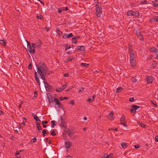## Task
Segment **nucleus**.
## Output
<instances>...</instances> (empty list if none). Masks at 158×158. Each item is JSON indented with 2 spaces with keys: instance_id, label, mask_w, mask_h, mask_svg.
Instances as JSON below:
<instances>
[{
  "instance_id": "nucleus-41",
  "label": "nucleus",
  "mask_w": 158,
  "mask_h": 158,
  "mask_svg": "<svg viewBox=\"0 0 158 158\" xmlns=\"http://www.w3.org/2000/svg\"><path fill=\"white\" fill-rule=\"evenodd\" d=\"M157 62L156 61H154L153 63H152V64L154 65L153 66V67L154 68L156 66V65L157 64Z\"/></svg>"
},
{
  "instance_id": "nucleus-47",
  "label": "nucleus",
  "mask_w": 158,
  "mask_h": 158,
  "mask_svg": "<svg viewBox=\"0 0 158 158\" xmlns=\"http://www.w3.org/2000/svg\"><path fill=\"white\" fill-rule=\"evenodd\" d=\"M62 10H65L66 11H67L68 10V7H65V8L63 7L62 8Z\"/></svg>"
},
{
  "instance_id": "nucleus-9",
  "label": "nucleus",
  "mask_w": 158,
  "mask_h": 158,
  "mask_svg": "<svg viewBox=\"0 0 158 158\" xmlns=\"http://www.w3.org/2000/svg\"><path fill=\"white\" fill-rule=\"evenodd\" d=\"M64 145L66 148L67 149L69 148L71 146H72V143L69 141H67L65 143Z\"/></svg>"
},
{
  "instance_id": "nucleus-26",
  "label": "nucleus",
  "mask_w": 158,
  "mask_h": 158,
  "mask_svg": "<svg viewBox=\"0 0 158 158\" xmlns=\"http://www.w3.org/2000/svg\"><path fill=\"white\" fill-rule=\"evenodd\" d=\"M138 123L139 126L143 128H145L146 127V125L144 124H143L141 122H138Z\"/></svg>"
},
{
  "instance_id": "nucleus-38",
  "label": "nucleus",
  "mask_w": 158,
  "mask_h": 158,
  "mask_svg": "<svg viewBox=\"0 0 158 158\" xmlns=\"http://www.w3.org/2000/svg\"><path fill=\"white\" fill-rule=\"evenodd\" d=\"M69 104H71L73 105H74L75 104V101L74 100H72L69 102Z\"/></svg>"
},
{
  "instance_id": "nucleus-31",
  "label": "nucleus",
  "mask_w": 158,
  "mask_h": 158,
  "mask_svg": "<svg viewBox=\"0 0 158 158\" xmlns=\"http://www.w3.org/2000/svg\"><path fill=\"white\" fill-rule=\"evenodd\" d=\"M32 47L33 48V49H34L36 47V43H32L31 44Z\"/></svg>"
},
{
  "instance_id": "nucleus-12",
  "label": "nucleus",
  "mask_w": 158,
  "mask_h": 158,
  "mask_svg": "<svg viewBox=\"0 0 158 158\" xmlns=\"http://www.w3.org/2000/svg\"><path fill=\"white\" fill-rule=\"evenodd\" d=\"M114 113L112 111L108 115V118L110 120H113L114 119Z\"/></svg>"
},
{
  "instance_id": "nucleus-63",
  "label": "nucleus",
  "mask_w": 158,
  "mask_h": 158,
  "mask_svg": "<svg viewBox=\"0 0 158 158\" xmlns=\"http://www.w3.org/2000/svg\"><path fill=\"white\" fill-rule=\"evenodd\" d=\"M153 6L155 7H156L158 6V3L154 4Z\"/></svg>"
},
{
  "instance_id": "nucleus-14",
  "label": "nucleus",
  "mask_w": 158,
  "mask_h": 158,
  "mask_svg": "<svg viewBox=\"0 0 158 158\" xmlns=\"http://www.w3.org/2000/svg\"><path fill=\"white\" fill-rule=\"evenodd\" d=\"M146 80L148 83H151L153 81V78L150 76H147Z\"/></svg>"
},
{
  "instance_id": "nucleus-51",
  "label": "nucleus",
  "mask_w": 158,
  "mask_h": 158,
  "mask_svg": "<svg viewBox=\"0 0 158 158\" xmlns=\"http://www.w3.org/2000/svg\"><path fill=\"white\" fill-rule=\"evenodd\" d=\"M68 46V45L67 44V45L66 46V47L65 49L66 50H67L68 49H69L70 48V46Z\"/></svg>"
},
{
  "instance_id": "nucleus-19",
  "label": "nucleus",
  "mask_w": 158,
  "mask_h": 158,
  "mask_svg": "<svg viewBox=\"0 0 158 158\" xmlns=\"http://www.w3.org/2000/svg\"><path fill=\"white\" fill-rule=\"evenodd\" d=\"M36 44V45L37 46V48H39L41 47V45L42 44V43L40 41V40H39L38 42H37Z\"/></svg>"
},
{
  "instance_id": "nucleus-28",
  "label": "nucleus",
  "mask_w": 158,
  "mask_h": 158,
  "mask_svg": "<svg viewBox=\"0 0 158 158\" xmlns=\"http://www.w3.org/2000/svg\"><path fill=\"white\" fill-rule=\"evenodd\" d=\"M73 59V58L72 57L68 58L65 60V62H66L68 61H71Z\"/></svg>"
},
{
  "instance_id": "nucleus-33",
  "label": "nucleus",
  "mask_w": 158,
  "mask_h": 158,
  "mask_svg": "<svg viewBox=\"0 0 158 158\" xmlns=\"http://www.w3.org/2000/svg\"><path fill=\"white\" fill-rule=\"evenodd\" d=\"M43 135L44 136L45 135V134L47 133V131L45 129H44L42 131Z\"/></svg>"
},
{
  "instance_id": "nucleus-2",
  "label": "nucleus",
  "mask_w": 158,
  "mask_h": 158,
  "mask_svg": "<svg viewBox=\"0 0 158 158\" xmlns=\"http://www.w3.org/2000/svg\"><path fill=\"white\" fill-rule=\"evenodd\" d=\"M129 52L130 56V60L131 65L132 67H134L136 66V61L135 56L134 55L132 52V49L131 46L129 45Z\"/></svg>"
},
{
  "instance_id": "nucleus-52",
  "label": "nucleus",
  "mask_w": 158,
  "mask_h": 158,
  "mask_svg": "<svg viewBox=\"0 0 158 158\" xmlns=\"http://www.w3.org/2000/svg\"><path fill=\"white\" fill-rule=\"evenodd\" d=\"M22 151L21 150H20L19 151H17L16 152V154H15V156H16V155H19V153H20V152H21Z\"/></svg>"
},
{
  "instance_id": "nucleus-3",
  "label": "nucleus",
  "mask_w": 158,
  "mask_h": 158,
  "mask_svg": "<svg viewBox=\"0 0 158 158\" xmlns=\"http://www.w3.org/2000/svg\"><path fill=\"white\" fill-rule=\"evenodd\" d=\"M95 7L96 8L95 14L98 17H100L102 12V8L100 7L99 5L97 4L96 5Z\"/></svg>"
},
{
  "instance_id": "nucleus-61",
  "label": "nucleus",
  "mask_w": 158,
  "mask_h": 158,
  "mask_svg": "<svg viewBox=\"0 0 158 158\" xmlns=\"http://www.w3.org/2000/svg\"><path fill=\"white\" fill-rule=\"evenodd\" d=\"M43 17L41 15H40V20H42L43 19Z\"/></svg>"
},
{
  "instance_id": "nucleus-49",
  "label": "nucleus",
  "mask_w": 158,
  "mask_h": 158,
  "mask_svg": "<svg viewBox=\"0 0 158 158\" xmlns=\"http://www.w3.org/2000/svg\"><path fill=\"white\" fill-rule=\"evenodd\" d=\"M134 101V98H129V101L130 102H133Z\"/></svg>"
},
{
  "instance_id": "nucleus-17",
  "label": "nucleus",
  "mask_w": 158,
  "mask_h": 158,
  "mask_svg": "<svg viewBox=\"0 0 158 158\" xmlns=\"http://www.w3.org/2000/svg\"><path fill=\"white\" fill-rule=\"evenodd\" d=\"M54 102L55 103H56V104L58 105L59 107H60L61 106V103L56 98H55L54 99Z\"/></svg>"
},
{
  "instance_id": "nucleus-36",
  "label": "nucleus",
  "mask_w": 158,
  "mask_h": 158,
  "mask_svg": "<svg viewBox=\"0 0 158 158\" xmlns=\"http://www.w3.org/2000/svg\"><path fill=\"white\" fill-rule=\"evenodd\" d=\"M131 81L132 82L135 83L137 81V79L134 77H133L131 79Z\"/></svg>"
},
{
  "instance_id": "nucleus-42",
  "label": "nucleus",
  "mask_w": 158,
  "mask_h": 158,
  "mask_svg": "<svg viewBox=\"0 0 158 158\" xmlns=\"http://www.w3.org/2000/svg\"><path fill=\"white\" fill-rule=\"evenodd\" d=\"M93 101L92 98H90L88 99L87 100V102L89 103H90Z\"/></svg>"
},
{
  "instance_id": "nucleus-15",
  "label": "nucleus",
  "mask_w": 158,
  "mask_h": 158,
  "mask_svg": "<svg viewBox=\"0 0 158 158\" xmlns=\"http://www.w3.org/2000/svg\"><path fill=\"white\" fill-rule=\"evenodd\" d=\"M85 48L84 46H78L76 48V50L83 51L85 50Z\"/></svg>"
},
{
  "instance_id": "nucleus-64",
  "label": "nucleus",
  "mask_w": 158,
  "mask_h": 158,
  "mask_svg": "<svg viewBox=\"0 0 158 158\" xmlns=\"http://www.w3.org/2000/svg\"><path fill=\"white\" fill-rule=\"evenodd\" d=\"M65 157V158H70V157L71 158V157L69 155H68V156H66Z\"/></svg>"
},
{
  "instance_id": "nucleus-22",
  "label": "nucleus",
  "mask_w": 158,
  "mask_h": 158,
  "mask_svg": "<svg viewBox=\"0 0 158 158\" xmlns=\"http://www.w3.org/2000/svg\"><path fill=\"white\" fill-rule=\"evenodd\" d=\"M66 133L70 137L73 135L71 132L69 130H67Z\"/></svg>"
},
{
  "instance_id": "nucleus-55",
  "label": "nucleus",
  "mask_w": 158,
  "mask_h": 158,
  "mask_svg": "<svg viewBox=\"0 0 158 158\" xmlns=\"http://www.w3.org/2000/svg\"><path fill=\"white\" fill-rule=\"evenodd\" d=\"M69 76V74L68 73H66L64 74V77H67Z\"/></svg>"
},
{
  "instance_id": "nucleus-8",
  "label": "nucleus",
  "mask_w": 158,
  "mask_h": 158,
  "mask_svg": "<svg viewBox=\"0 0 158 158\" xmlns=\"http://www.w3.org/2000/svg\"><path fill=\"white\" fill-rule=\"evenodd\" d=\"M32 115L34 117V118L35 119V120L36 121V124H37V123L38 124H40L41 123V121L39 119V118L37 117V116L34 114H32Z\"/></svg>"
},
{
  "instance_id": "nucleus-1",
  "label": "nucleus",
  "mask_w": 158,
  "mask_h": 158,
  "mask_svg": "<svg viewBox=\"0 0 158 158\" xmlns=\"http://www.w3.org/2000/svg\"><path fill=\"white\" fill-rule=\"evenodd\" d=\"M37 67V72L38 74L41 76V78L42 79H44L45 76L48 73L47 68L43 62H41L38 65H36Z\"/></svg>"
},
{
  "instance_id": "nucleus-35",
  "label": "nucleus",
  "mask_w": 158,
  "mask_h": 158,
  "mask_svg": "<svg viewBox=\"0 0 158 158\" xmlns=\"http://www.w3.org/2000/svg\"><path fill=\"white\" fill-rule=\"evenodd\" d=\"M67 86V84H65V85H62V88H61L62 90H64V89H65Z\"/></svg>"
},
{
  "instance_id": "nucleus-27",
  "label": "nucleus",
  "mask_w": 158,
  "mask_h": 158,
  "mask_svg": "<svg viewBox=\"0 0 158 158\" xmlns=\"http://www.w3.org/2000/svg\"><path fill=\"white\" fill-rule=\"evenodd\" d=\"M89 65V64H86L85 63H81V65L83 66H85L86 67H87Z\"/></svg>"
},
{
  "instance_id": "nucleus-11",
  "label": "nucleus",
  "mask_w": 158,
  "mask_h": 158,
  "mask_svg": "<svg viewBox=\"0 0 158 158\" xmlns=\"http://www.w3.org/2000/svg\"><path fill=\"white\" fill-rule=\"evenodd\" d=\"M73 35L72 34V33H70L68 35L67 34H65L63 35V37L64 38H70L71 37H73Z\"/></svg>"
},
{
  "instance_id": "nucleus-32",
  "label": "nucleus",
  "mask_w": 158,
  "mask_h": 158,
  "mask_svg": "<svg viewBox=\"0 0 158 158\" xmlns=\"http://www.w3.org/2000/svg\"><path fill=\"white\" fill-rule=\"evenodd\" d=\"M51 134L53 136H55L56 135V134L55 132V131L54 130H53L51 132Z\"/></svg>"
},
{
  "instance_id": "nucleus-25",
  "label": "nucleus",
  "mask_w": 158,
  "mask_h": 158,
  "mask_svg": "<svg viewBox=\"0 0 158 158\" xmlns=\"http://www.w3.org/2000/svg\"><path fill=\"white\" fill-rule=\"evenodd\" d=\"M38 129V131L40 132L42 130V127H41L40 125V124H38L37 123V124L36 125Z\"/></svg>"
},
{
  "instance_id": "nucleus-6",
  "label": "nucleus",
  "mask_w": 158,
  "mask_h": 158,
  "mask_svg": "<svg viewBox=\"0 0 158 158\" xmlns=\"http://www.w3.org/2000/svg\"><path fill=\"white\" fill-rule=\"evenodd\" d=\"M139 108L140 107L139 106L135 105H133L130 110L131 112V113H135L136 111V110Z\"/></svg>"
},
{
  "instance_id": "nucleus-39",
  "label": "nucleus",
  "mask_w": 158,
  "mask_h": 158,
  "mask_svg": "<svg viewBox=\"0 0 158 158\" xmlns=\"http://www.w3.org/2000/svg\"><path fill=\"white\" fill-rule=\"evenodd\" d=\"M56 32L59 35H60L62 34V32L60 31L59 29H57L56 30Z\"/></svg>"
},
{
  "instance_id": "nucleus-43",
  "label": "nucleus",
  "mask_w": 158,
  "mask_h": 158,
  "mask_svg": "<svg viewBox=\"0 0 158 158\" xmlns=\"http://www.w3.org/2000/svg\"><path fill=\"white\" fill-rule=\"evenodd\" d=\"M150 102H151V103L154 106H157V104L154 103L151 100L150 101Z\"/></svg>"
},
{
  "instance_id": "nucleus-57",
  "label": "nucleus",
  "mask_w": 158,
  "mask_h": 158,
  "mask_svg": "<svg viewBox=\"0 0 158 158\" xmlns=\"http://www.w3.org/2000/svg\"><path fill=\"white\" fill-rule=\"evenodd\" d=\"M36 140V138H33L32 139V140L33 141V143L35 142Z\"/></svg>"
},
{
  "instance_id": "nucleus-59",
  "label": "nucleus",
  "mask_w": 158,
  "mask_h": 158,
  "mask_svg": "<svg viewBox=\"0 0 158 158\" xmlns=\"http://www.w3.org/2000/svg\"><path fill=\"white\" fill-rule=\"evenodd\" d=\"M63 137L64 139H66L67 137L66 135L65 134H64L63 135Z\"/></svg>"
},
{
  "instance_id": "nucleus-16",
  "label": "nucleus",
  "mask_w": 158,
  "mask_h": 158,
  "mask_svg": "<svg viewBox=\"0 0 158 158\" xmlns=\"http://www.w3.org/2000/svg\"><path fill=\"white\" fill-rule=\"evenodd\" d=\"M48 99L49 102V104L51 105L53 104V101L52 99V98L51 96L49 95L48 96Z\"/></svg>"
},
{
  "instance_id": "nucleus-56",
  "label": "nucleus",
  "mask_w": 158,
  "mask_h": 158,
  "mask_svg": "<svg viewBox=\"0 0 158 158\" xmlns=\"http://www.w3.org/2000/svg\"><path fill=\"white\" fill-rule=\"evenodd\" d=\"M48 123V122L47 121H43L42 123V124H47Z\"/></svg>"
},
{
  "instance_id": "nucleus-13",
  "label": "nucleus",
  "mask_w": 158,
  "mask_h": 158,
  "mask_svg": "<svg viewBox=\"0 0 158 158\" xmlns=\"http://www.w3.org/2000/svg\"><path fill=\"white\" fill-rule=\"evenodd\" d=\"M59 123L60 125H61V126L65 128L64 125V121L62 117H61L60 119L59 120Z\"/></svg>"
},
{
  "instance_id": "nucleus-40",
  "label": "nucleus",
  "mask_w": 158,
  "mask_h": 158,
  "mask_svg": "<svg viewBox=\"0 0 158 158\" xmlns=\"http://www.w3.org/2000/svg\"><path fill=\"white\" fill-rule=\"evenodd\" d=\"M56 90L58 92H62L63 90L61 88H58L56 89Z\"/></svg>"
},
{
  "instance_id": "nucleus-23",
  "label": "nucleus",
  "mask_w": 158,
  "mask_h": 158,
  "mask_svg": "<svg viewBox=\"0 0 158 158\" xmlns=\"http://www.w3.org/2000/svg\"><path fill=\"white\" fill-rule=\"evenodd\" d=\"M123 90V88L121 87H119L116 89V93H118L121 91H122Z\"/></svg>"
},
{
  "instance_id": "nucleus-54",
  "label": "nucleus",
  "mask_w": 158,
  "mask_h": 158,
  "mask_svg": "<svg viewBox=\"0 0 158 158\" xmlns=\"http://www.w3.org/2000/svg\"><path fill=\"white\" fill-rule=\"evenodd\" d=\"M28 68L30 69H32V65L31 63L28 66Z\"/></svg>"
},
{
  "instance_id": "nucleus-46",
  "label": "nucleus",
  "mask_w": 158,
  "mask_h": 158,
  "mask_svg": "<svg viewBox=\"0 0 158 158\" xmlns=\"http://www.w3.org/2000/svg\"><path fill=\"white\" fill-rule=\"evenodd\" d=\"M156 50V48H152L151 49V52H154Z\"/></svg>"
},
{
  "instance_id": "nucleus-10",
  "label": "nucleus",
  "mask_w": 158,
  "mask_h": 158,
  "mask_svg": "<svg viewBox=\"0 0 158 158\" xmlns=\"http://www.w3.org/2000/svg\"><path fill=\"white\" fill-rule=\"evenodd\" d=\"M113 156V153H110L109 155L104 154L102 156V158H112Z\"/></svg>"
},
{
  "instance_id": "nucleus-20",
  "label": "nucleus",
  "mask_w": 158,
  "mask_h": 158,
  "mask_svg": "<svg viewBox=\"0 0 158 158\" xmlns=\"http://www.w3.org/2000/svg\"><path fill=\"white\" fill-rule=\"evenodd\" d=\"M139 15V12L138 11H133L132 16H138Z\"/></svg>"
},
{
  "instance_id": "nucleus-21",
  "label": "nucleus",
  "mask_w": 158,
  "mask_h": 158,
  "mask_svg": "<svg viewBox=\"0 0 158 158\" xmlns=\"http://www.w3.org/2000/svg\"><path fill=\"white\" fill-rule=\"evenodd\" d=\"M0 43L3 46H5L6 45V42L4 40H0Z\"/></svg>"
},
{
  "instance_id": "nucleus-58",
  "label": "nucleus",
  "mask_w": 158,
  "mask_h": 158,
  "mask_svg": "<svg viewBox=\"0 0 158 158\" xmlns=\"http://www.w3.org/2000/svg\"><path fill=\"white\" fill-rule=\"evenodd\" d=\"M155 139L156 141L158 142V136H156V137L155 138Z\"/></svg>"
},
{
  "instance_id": "nucleus-7",
  "label": "nucleus",
  "mask_w": 158,
  "mask_h": 158,
  "mask_svg": "<svg viewBox=\"0 0 158 158\" xmlns=\"http://www.w3.org/2000/svg\"><path fill=\"white\" fill-rule=\"evenodd\" d=\"M43 82L44 83V86L46 89V90L47 91H48L50 89V86L49 85V84L46 82V81H45V78H44V79H43Z\"/></svg>"
},
{
  "instance_id": "nucleus-29",
  "label": "nucleus",
  "mask_w": 158,
  "mask_h": 158,
  "mask_svg": "<svg viewBox=\"0 0 158 158\" xmlns=\"http://www.w3.org/2000/svg\"><path fill=\"white\" fill-rule=\"evenodd\" d=\"M55 121H51V123H52V126L51 127L52 128H53L54 127V126L55 125Z\"/></svg>"
},
{
  "instance_id": "nucleus-37",
  "label": "nucleus",
  "mask_w": 158,
  "mask_h": 158,
  "mask_svg": "<svg viewBox=\"0 0 158 158\" xmlns=\"http://www.w3.org/2000/svg\"><path fill=\"white\" fill-rule=\"evenodd\" d=\"M84 89V87H81V88H80V89H79V90L78 91V92L80 93L81 92H82L83 91Z\"/></svg>"
},
{
  "instance_id": "nucleus-53",
  "label": "nucleus",
  "mask_w": 158,
  "mask_h": 158,
  "mask_svg": "<svg viewBox=\"0 0 158 158\" xmlns=\"http://www.w3.org/2000/svg\"><path fill=\"white\" fill-rule=\"evenodd\" d=\"M134 146L135 148L136 149L138 148H139V146L138 145H134Z\"/></svg>"
},
{
  "instance_id": "nucleus-5",
  "label": "nucleus",
  "mask_w": 158,
  "mask_h": 158,
  "mask_svg": "<svg viewBox=\"0 0 158 158\" xmlns=\"http://www.w3.org/2000/svg\"><path fill=\"white\" fill-rule=\"evenodd\" d=\"M120 120V122H121L120 123L121 124L123 125L125 127H127V126L126 125L127 122L125 119V118L124 115H123V116L121 117Z\"/></svg>"
},
{
  "instance_id": "nucleus-30",
  "label": "nucleus",
  "mask_w": 158,
  "mask_h": 158,
  "mask_svg": "<svg viewBox=\"0 0 158 158\" xmlns=\"http://www.w3.org/2000/svg\"><path fill=\"white\" fill-rule=\"evenodd\" d=\"M132 13H133V11H130L127 12V15H129V16H130V15L132 16Z\"/></svg>"
},
{
  "instance_id": "nucleus-34",
  "label": "nucleus",
  "mask_w": 158,
  "mask_h": 158,
  "mask_svg": "<svg viewBox=\"0 0 158 158\" xmlns=\"http://www.w3.org/2000/svg\"><path fill=\"white\" fill-rule=\"evenodd\" d=\"M35 80H36V81L37 83V84H38V85H40V80H39V79L37 77H36V78H35Z\"/></svg>"
},
{
  "instance_id": "nucleus-44",
  "label": "nucleus",
  "mask_w": 158,
  "mask_h": 158,
  "mask_svg": "<svg viewBox=\"0 0 158 158\" xmlns=\"http://www.w3.org/2000/svg\"><path fill=\"white\" fill-rule=\"evenodd\" d=\"M79 37L78 36H75L72 38L73 40H77L79 38Z\"/></svg>"
},
{
  "instance_id": "nucleus-48",
  "label": "nucleus",
  "mask_w": 158,
  "mask_h": 158,
  "mask_svg": "<svg viewBox=\"0 0 158 158\" xmlns=\"http://www.w3.org/2000/svg\"><path fill=\"white\" fill-rule=\"evenodd\" d=\"M72 42L75 44H77V41L76 40H73L72 39Z\"/></svg>"
},
{
  "instance_id": "nucleus-18",
  "label": "nucleus",
  "mask_w": 158,
  "mask_h": 158,
  "mask_svg": "<svg viewBox=\"0 0 158 158\" xmlns=\"http://www.w3.org/2000/svg\"><path fill=\"white\" fill-rule=\"evenodd\" d=\"M136 35L138 36V37L139 39L140 40H143V36L142 35L140 34V33L139 32H137L136 31Z\"/></svg>"
},
{
  "instance_id": "nucleus-50",
  "label": "nucleus",
  "mask_w": 158,
  "mask_h": 158,
  "mask_svg": "<svg viewBox=\"0 0 158 158\" xmlns=\"http://www.w3.org/2000/svg\"><path fill=\"white\" fill-rule=\"evenodd\" d=\"M141 3L142 4H145L147 3V2L146 0H143L141 2Z\"/></svg>"
},
{
  "instance_id": "nucleus-24",
  "label": "nucleus",
  "mask_w": 158,
  "mask_h": 158,
  "mask_svg": "<svg viewBox=\"0 0 158 158\" xmlns=\"http://www.w3.org/2000/svg\"><path fill=\"white\" fill-rule=\"evenodd\" d=\"M121 146L123 148H125L127 146V143L124 142L121 143Z\"/></svg>"
},
{
  "instance_id": "nucleus-60",
  "label": "nucleus",
  "mask_w": 158,
  "mask_h": 158,
  "mask_svg": "<svg viewBox=\"0 0 158 158\" xmlns=\"http://www.w3.org/2000/svg\"><path fill=\"white\" fill-rule=\"evenodd\" d=\"M156 19L155 18H152V19L150 20L149 21L150 22H151L153 20H156Z\"/></svg>"
},
{
  "instance_id": "nucleus-4",
  "label": "nucleus",
  "mask_w": 158,
  "mask_h": 158,
  "mask_svg": "<svg viewBox=\"0 0 158 158\" xmlns=\"http://www.w3.org/2000/svg\"><path fill=\"white\" fill-rule=\"evenodd\" d=\"M26 41L27 43V47L28 50L29 51L30 53L34 54L35 53V50L34 49H32V50L31 47V45L30 43L27 40H26Z\"/></svg>"
},
{
  "instance_id": "nucleus-62",
  "label": "nucleus",
  "mask_w": 158,
  "mask_h": 158,
  "mask_svg": "<svg viewBox=\"0 0 158 158\" xmlns=\"http://www.w3.org/2000/svg\"><path fill=\"white\" fill-rule=\"evenodd\" d=\"M62 12V10L60 9H58V13H60Z\"/></svg>"
},
{
  "instance_id": "nucleus-45",
  "label": "nucleus",
  "mask_w": 158,
  "mask_h": 158,
  "mask_svg": "<svg viewBox=\"0 0 158 158\" xmlns=\"http://www.w3.org/2000/svg\"><path fill=\"white\" fill-rule=\"evenodd\" d=\"M22 124H23V126H25V122L23 121V122L19 124V126H20V127H21V125Z\"/></svg>"
}]
</instances>
